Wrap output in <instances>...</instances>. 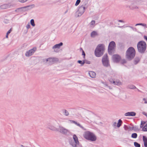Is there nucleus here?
I'll return each instance as SVG.
<instances>
[{"instance_id":"1","label":"nucleus","mask_w":147,"mask_h":147,"mask_svg":"<svg viewBox=\"0 0 147 147\" xmlns=\"http://www.w3.org/2000/svg\"><path fill=\"white\" fill-rule=\"evenodd\" d=\"M136 52L134 48L132 47H129L126 53V57L128 60H131L134 57Z\"/></svg>"},{"instance_id":"2","label":"nucleus","mask_w":147,"mask_h":147,"mask_svg":"<svg viewBox=\"0 0 147 147\" xmlns=\"http://www.w3.org/2000/svg\"><path fill=\"white\" fill-rule=\"evenodd\" d=\"M137 47L139 52L141 53H144L146 49V43L144 41H140L138 43Z\"/></svg>"},{"instance_id":"3","label":"nucleus","mask_w":147,"mask_h":147,"mask_svg":"<svg viewBox=\"0 0 147 147\" xmlns=\"http://www.w3.org/2000/svg\"><path fill=\"white\" fill-rule=\"evenodd\" d=\"M104 50V47L102 45H98L94 51L95 55L98 57H101L103 54Z\"/></svg>"},{"instance_id":"4","label":"nucleus","mask_w":147,"mask_h":147,"mask_svg":"<svg viewBox=\"0 0 147 147\" xmlns=\"http://www.w3.org/2000/svg\"><path fill=\"white\" fill-rule=\"evenodd\" d=\"M83 136L86 139L92 141H95L97 139L96 136L93 133L89 131L85 132Z\"/></svg>"},{"instance_id":"5","label":"nucleus","mask_w":147,"mask_h":147,"mask_svg":"<svg viewBox=\"0 0 147 147\" xmlns=\"http://www.w3.org/2000/svg\"><path fill=\"white\" fill-rule=\"evenodd\" d=\"M69 143L73 147H79L80 146L78 138L75 134H74L73 138L69 140Z\"/></svg>"},{"instance_id":"6","label":"nucleus","mask_w":147,"mask_h":147,"mask_svg":"<svg viewBox=\"0 0 147 147\" xmlns=\"http://www.w3.org/2000/svg\"><path fill=\"white\" fill-rule=\"evenodd\" d=\"M57 131H58L61 133L65 135H68L70 133L69 130L61 126H59V128Z\"/></svg>"},{"instance_id":"7","label":"nucleus","mask_w":147,"mask_h":147,"mask_svg":"<svg viewBox=\"0 0 147 147\" xmlns=\"http://www.w3.org/2000/svg\"><path fill=\"white\" fill-rule=\"evenodd\" d=\"M102 61L104 66L107 67L110 66L107 54H105L104 55L102 58Z\"/></svg>"},{"instance_id":"8","label":"nucleus","mask_w":147,"mask_h":147,"mask_svg":"<svg viewBox=\"0 0 147 147\" xmlns=\"http://www.w3.org/2000/svg\"><path fill=\"white\" fill-rule=\"evenodd\" d=\"M115 46V44L114 41H111L109 43L108 48V51L109 54H111L113 51Z\"/></svg>"},{"instance_id":"9","label":"nucleus","mask_w":147,"mask_h":147,"mask_svg":"<svg viewBox=\"0 0 147 147\" xmlns=\"http://www.w3.org/2000/svg\"><path fill=\"white\" fill-rule=\"evenodd\" d=\"M46 62H49L50 64H52L59 61V59L56 57H50L46 59Z\"/></svg>"},{"instance_id":"10","label":"nucleus","mask_w":147,"mask_h":147,"mask_svg":"<svg viewBox=\"0 0 147 147\" xmlns=\"http://www.w3.org/2000/svg\"><path fill=\"white\" fill-rule=\"evenodd\" d=\"M85 7H83L81 6L79 8L78 11V16H81L84 12Z\"/></svg>"},{"instance_id":"11","label":"nucleus","mask_w":147,"mask_h":147,"mask_svg":"<svg viewBox=\"0 0 147 147\" xmlns=\"http://www.w3.org/2000/svg\"><path fill=\"white\" fill-rule=\"evenodd\" d=\"M47 127L50 130L53 131H57L58 130V129L54 125V123L53 122L48 124L47 125Z\"/></svg>"},{"instance_id":"12","label":"nucleus","mask_w":147,"mask_h":147,"mask_svg":"<svg viewBox=\"0 0 147 147\" xmlns=\"http://www.w3.org/2000/svg\"><path fill=\"white\" fill-rule=\"evenodd\" d=\"M112 59L113 61L115 62H119L120 60V57L117 55H113L112 56Z\"/></svg>"},{"instance_id":"13","label":"nucleus","mask_w":147,"mask_h":147,"mask_svg":"<svg viewBox=\"0 0 147 147\" xmlns=\"http://www.w3.org/2000/svg\"><path fill=\"white\" fill-rule=\"evenodd\" d=\"M63 45L62 42H61L58 44H57L54 45L52 49L54 50V51L55 52L56 51L55 50L56 49H59L60 47L62 46Z\"/></svg>"},{"instance_id":"14","label":"nucleus","mask_w":147,"mask_h":147,"mask_svg":"<svg viewBox=\"0 0 147 147\" xmlns=\"http://www.w3.org/2000/svg\"><path fill=\"white\" fill-rule=\"evenodd\" d=\"M136 115V113L134 112H128L125 113V115L126 116H133Z\"/></svg>"},{"instance_id":"15","label":"nucleus","mask_w":147,"mask_h":147,"mask_svg":"<svg viewBox=\"0 0 147 147\" xmlns=\"http://www.w3.org/2000/svg\"><path fill=\"white\" fill-rule=\"evenodd\" d=\"M36 50V48H34L33 49L29 50L28 51V56L32 55Z\"/></svg>"},{"instance_id":"16","label":"nucleus","mask_w":147,"mask_h":147,"mask_svg":"<svg viewBox=\"0 0 147 147\" xmlns=\"http://www.w3.org/2000/svg\"><path fill=\"white\" fill-rule=\"evenodd\" d=\"M143 140L144 142L145 147H147V137L145 136H143Z\"/></svg>"},{"instance_id":"17","label":"nucleus","mask_w":147,"mask_h":147,"mask_svg":"<svg viewBox=\"0 0 147 147\" xmlns=\"http://www.w3.org/2000/svg\"><path fill=\"white\" fill-rule=\"evenodd\" d=\"M89 74L90 76L92 78H94L96 76V74L94 71H90L89 72Z\"/></svg>"},{"instance_id":"18","label":"nucleus","mask_w":147,"mask_h":147,"mask_svg":"<svg viewBox=\"0 0 147 147\" xmlns=\"http://www.w3.org/2000/svg\"><path fill=\"white\" fill-rule=\"evenodd\" d=\"M81 3L82 4L81 6L83 7H85V6L88 4V2L86 0H84L82 1Z\"/></svg>"},{"instance_id":"19","label":"nucleus","mask_w":147,"mask_h":147,"mask_svg":"<svg viewBox=\"0 0 147 147\" xmlns=\"http://www.w3.org/2000/svg\"><path fill=\"white\" fill-rule=\"evenodd\" d=\"M9 5L7 4H5L0 6V8L1 9H5L9 7Z\"/></svg>"},{"instance_id":"20","label":"nucleus","mask_w":147,"mask_h":147,"mask_svg":"<svg viewBox=\"0 0 147 147\" xmlns=\"http://www.w3.org/2000/svg\"><path fill=\"white\" fill-rule=\"evenodd\" d=\"M127 88L131 89H134L136 88V87L133 85H129L127 86Z\"/></svg>"},{"instance_id":"21","label":"nucleus","mask_w":147,"mask_h":147,"mask_svg":"<svg viewBox=\"0 0 147 147\" xmlns=\"http://www.w3.org/2000/svg\"><path fill=\"white\" fill-rule=\"evenodd\" d=\"M113 83L117 85H120L122 84L121 82L119 80H116V81H114L113 82Z\"/></svg>"},{"instance_id":"22","label":"nucleus","mask_w":147,"mask_h":147,"mask_svg":"<svg viewBox=\"0 0 147 147\" xmlns=\"http://www.w3.org/2000/svg\"><path fill=\"white\" fill-rule=\"evenodd\" d=\"M97 35V32L95 31L92 32L91 34V36L92 37H94L95 36Z\"/></svg>"},{"instance_id":"23","label":"nucleus","mask_w":147,"mask_h":147,"mask_svg":"<svg viewBox=\"0 0 147 147\" xmlns=\"http://www.w3.org/2000/svg\"><path fill=\"white\" fill-rule=\"evenodd\" d=\"M27 7H28V6H26V7L18 8L16 10V11H22L24 10V9L26 8Z\"/></svg>"},{"instance_id":"24","label":"nucleus","mask_w":147,"mask_h":147,"mask_svg":"<svg viewBox=\"0 0 147 147\" xmlns=\"http://www.w3.org/2000/svg\"><path fill=\"white\" fill-rule=\"evenodd\" d=\"M122 123V121L120 119H119L118 120V123L117 124V127H119L121 125V124Z\"/></svg>"},{"instance_id":"25","label":"nucleus","mask_w":147,"mask_h":147,"mask_svg":"<svg viewBox=\"0 0 147 147\" xmlns=\"http://www.w3.org/2000/svg\"><path fill=\"white\" fill-rule=\"evenodd\" d=\"M63 112L65 116H67L69 115L68 112L66 110L64 109L63 110Z\"/></svg>"},{"instance_id":"26","label":"nucleus","mask_w":147,"mask_h":147,"mask_svg":"<svg viewBox=\"0 0 147 147\" xmlns=\"http://www.w3.org/2000/svg\"><path fill=\"white\" fill-rule=\"evenodd\" d=\"M35 7V5L34 4H31L30 5H28V10L32 8H34Z\"/></svg>"},{"instance_id":"27","label":"nucleus","mask_w":147,"mask_h":147,"mask_svg":"<svg viewBox=\"0 0 147 147\" xmlns=\"http://www.w3.org/2000/svg\"><path fill=\"white\" fill-rule=\"evenodd\" d=\"M30 24L33 27L35 26V24L34 22V20L33 19H32L30 21Z\"/></svg>"},{"instance_id":"28","label":"nucleus","mask_w":147,"mask_h":147,"mask_svg":"<svg viewBox=\"0 0 147 147\" xmlns=\"http://www.w3.org/2000/svg\"><path fill=\"white\" fill-rule=\"evenodd\" d=\"M131 137L133 138H136L137 137V134L136 133L132 134L131 135Z\"/></svg>"},{"instance_id":"29","label":"nucleus","mask_w":147,"mask_h":147,"mask_svg":"<svg viewBox=\"0 0 147 147\" xmlns=\"http://www.w3.org/2000/svg\"><path fill=\"white\" fill-rule=\"evenodd\" d=\"M142 130L143 131H147V123L142 128Z\"/></svg>"},{"instance_id":"30","label":"nucleus","mask_w":147,"mask_h":147,"mask_svg":"<svg viewBox=\"0 0 147 147\" xmlns=\"http://www.w3.org/2000/svg\"><path fill=\"white\" fill-rule=\"evenodd\" d=\"M95 21L94 20H92L90 23V26L91 27L94 26L95 24Z\"/></svg>"},{"instance_id":"31","label":"nucleus","mask_w":147,"mask_h":147,"mask_svg":"<svg viewBox=\"0 0 147 147\" xmlns=\"http://www.w3.org/2000/svg\"><path fill=\"white\" fill-rule=\"evenodd\" d=\"M27 44L26 43H25L24 44L22 47V49H27Z\"/></svg>"},{"instance_id":"32","label":"nucleus","mask_w":147,"mask_h":147,"mask_svg":"<svg viewBox=\"0 0 147 147\" xmlns=\"http://www.w3.org/2000/svg\"><path fill=\"white\" fill-rule=\"evenodd\" d=\"M134 145L136 147H140V144L136 142H135L134 143Z\"/></svg>"},{"instance_id":"33","label":"nucleus","mask_w":147,"mask_h":147,"mask_svg":"<svg viewBox=\"0 0 147 147\" xmlns=\"http://www.w3.org/2000/svg\"><path fill=\"white\" fill-rule=\"evenodd\" d=\"M78 63L81 64L82 65H83L85 63L84 61H82L81 60H78Z\"/></svg>"},{"instance_id":"34","label":"nucleus","mask_w":147,"mask_h":147,"mask_svg":"<svg viewBox=\"0 0 147 147\" xmlns=\"http://www.w3.org/2000/svg\"><path fill=\"white\" fill-rule=\"evenodd\" d=\"M74 124H76V125H78V126H79L80 128H81L82 129H83L84 127L82 126L81 125L80 123H77V122L76 121V123H75Z\"/></svg>"},{"instance_id":"35","label":"nucleus","mask_w":147,"mask_h":147,"mask_svg":"<svg viewBox=\"0 0 147 147\" xmlns=\"http://www.w3.org/2000/svg\"><path fill=\"white\" fill-rule=\"evenodd\" d=\"M138 25H142L146 27V24H143V23H139V24H136L135 25L136 26H137Z\"/></svg>"},{"instance_id":"36","label":"nucleus","mask_w":147,"mask_h":147,"mask_svg":"<svg viewBox=\"0 0 147 147\" xmlns=\"http://www.w3.org/2000/svg\"><path fill=\"white\" fill-rule=\"evenodd\" d=\"M80 0H77L75 3V5L76 6L78 5L80 2Z\"/></svg>"},{"instance_id":"37","label":"nucleus","mask_w":147,"mask_h":147,"mask_svg":"<svg viewBox=\"0 0 147 147\" xmlns=\"http://www.w3.org/2000/svg\"><path fill=\"white\" fill-rule=\"evenodd\" d=\"M143 100L144 101L145 104H147V98H144L143 99Z\"/></svg>"},{"instance_id":"38","label":"nucleus","mask_w":147,"mask_h":147,"mask_svg":"<svg viewBox=\"0 0 147 147\" xmlns=\"http://www.w3.org/2000/svg\"><path fill=\"white\" fill-rule=\"evenodd\" d=\"M21 3H24L26 2L27 0H18Z\"/></svg>"},{"instance_id":"39","label":"nucleus","mask_w":147,"mask_h":147,"mask_svg":"<svg viewBox=\"0 0 147 147\" xmlns=\"http://www.w3.org/2000/svg\"><path fill=\"white\" fill-rule=\"evenodd\" d=\"M84 61L85 63H86L87 64H90V61L88 60H85Z\"/></svg>"},{"instance_id":"40","label":"nucleus","mask_w":147,"mask_h":147,"mask_svg":"<svg viewBox=\"0 0 147 147\" xmlns=\"http://www.w3.org/2000/svg\"><path fill=\"white\" fill-rule=\"evenodd\" d=\"M140 59L139 58H137V59L135 60V64H137L139 61Z\"/></svg>"},{"instance_id":"41","label":"nucleus","mask_w":147,"mask_h":147,"mask_svg":"<svg viewBox=\"0 0 147 147\" xmlns=\"http://www.w3.org/2000/svg\"><path fill=\"white\" fill-rule=\"evenodd\" d=\"M11 31H12L11 28L9 30H8L7 31V34H9L11 33Z\"/></svg>"},{"instance_id":"42","label":"nucleus","mask_w":147,"mask_h":147,"mask_svg":"<svg viewBox=\"0 0 147 147\" xmlns=\"http://www.w3.org/2000/svg\"><path fill=\"white\" fill-rule=\"evenodd\" d=\"M116 124H117L116 122H113V125L114 127H115L116 126Z\"/></svg>"},{"instance_id":"43","label":"nucleus","mask_w":147,"mask_h":147,"mask_svg":"<svg viewBox=\"0 0 147 147\" xmlns=\"http://www.w3.org/2000/svg\"><path fill=\"white\" fill-rule=\"evenodd\" d=\"M145 122L144 121H141V125H143L145 124Z\"/></svg>"},{"instance_id":"44","label":"nucleus","mask_w":147,"mask_h":147,"mask_svg":"<svg viewBox=\"0 0 147 147\" xmlns=\"http://www.w3.org/2000/svg\"><path fill=\"white\" fill-rule=\"evenodd\" d=\"M69 121L72 123H76V121H74L71 120H70Z\"/></svg>"},{"instance_id":"45","label":"nucleus","mask_w":147,"mask_h":147,"mask_svg":"<svg viewBox=\"0 0 147 147\" xmlns=\"http://www.w3.org/2000/svg\"><path fill=\"white\" fill-rule=\"evenodd\" d=\"M144 39L145 40H146L147 41V36H144Z\"/></svg>"},{"instance_id":"46","label":"nucleus","mask_w":147,"mask_h":147,"mask_svg":"<svg viewBox=\"0 0 147 147\" xmlns=\"http://www.w3.org/2000/svg\"><path fill=\"white\" fill-rule=\"evenodd\" d=\"M118 21L121 22H124L122 20H119Z\"/></svg>"},{"instance_id":"47","label":"nucleus","mask_w":147,"mask_h":147,"mask_svg":"<svg viewBox=\"0 0 147 147\" xmlns=\"http://www.w3.org/2000/svg\"><path fill=\"white\" fill-rule=\"evenodd\" d=\"M82 55H84V56H85V53H84V51L83 50L82 51Z\"/></svg>"},{"instance_id":"48","label":"nucleus","mask_w":147,"mask_h":147,"mask_svg":"<svg viewBox=\"0 0 147 147\" xmlns=\"http://www.w3.org/2000/svg\"><path fill=\"white\" fill-rule=\"evenodd\" d=\"M143 125H141V123L140 125V127L141 128H142L143 127Z\"/></svg>"},{"instance_id":"49","label":"nucleus","mask_w":147,"mask_h":147,"mask_svg":"<svg viewBox=\"0 0 147 147\" xmlns=\"http://www.w3.org/2000/svg\"><path fill=\"white\" fill-rule=\"evenodd\" d=\"M25 55L26 56H28V51H27L25 53Z\"/></svg>"},{"instance_id":"50","label":"nucleus","mask_w":147,"mask_h":147,"mask_svg":"<svg viewBox=\"0 0 147 147\" xmlns=\"http://www.w3.org/2000/svg\"><path fill=\"white\" fill-rule=\"evenodd\" d=\"M8 35H9V34H7V33L6 34V38H8Z\"/></svg>"},{"instance_id":"51","label":"nucleus","mask_w":147,"mask_h":147,"mask_svg":"<svg viewBox=\"0 0 147 147\" xmlns=\"http://www.w3.org/2000/svg\"><path fill=\"white\" fill-rule=\"evenodd\" d=\"M67 11H68V10H66L65 11V12H64V14H65L67 12Z\"/></svg>"},{"instance_id":"52","label":"nucleus","mask_w":147,"mask_h":147,"mask_svg":"<svg viewBox=\"0 0 147 147\" xmlns=\"http://www.w3.org/2000/svg\"><path fill=\"white\" fill-rule=\"evenodd\" d=\"M123 62L124 63H126V61H125V60H123Z\"/></svg>"},{"instance_id":"53","label":"nucleus","mask_w":147,"mask_h":147,"mask_svg":"<svg viewBox=\"0 0 147 147\" xmlns=\"http://www.w3.org/2000/svg\"><path fill=\"white\" fill-rule=\"evenodd\" d=\"M20 147H25L23 145H21L20 146Z\"/></svg>"},{"instance_id":"54","label":"nucleus","mask_w":147,"mask_h":147,"mask_svg":"<svg viewBox=\"0 0 147 147\" xmlns=\"http://www.w3.org/2000/svg\"><path fill=\"white\" fill-rule=\"evenodd\" d=\"M28 28H30V26L29 25H28Z\"/></svg>"},{"instance_id":"55","label":"nucleus","mask_w":147,"mask_h":147,"mask_svg":"<svg viewBox=\"0 0 147 147\" xmlns=\"http://www.w3.org/2000/svg\"><path fill=\"white\" fill-rule=\"evenodd\" d=\"M27 30L26 31L24 32V34H26L27 33Z\"/></svg>"},{"instance_id":"56","label":"nucleus","mask_w":147,"mask_h":147,"mask_svg":"<svg viewBox=\"0 0 147 147\" xmlns=\"http://www.w3.org/2000/svg\"><path fill=\"white\" fill-rule=\"evenodd\" d=\"M26 27L27 29H28V24L26 25Z\"/></svg>"},{"instance_id":"57","label":"nucleus","mask_w":147,"mask_h":147,"mask_svg":"<svg viewBox=\"0 0 147 147\" xmlns=\"http://www.w3.org/2000/svg\"><path fill=\"white\" fill-rule=\"evenodd\" d=\"M129 27H130V28H132V29H133V27H131V26H129Z\"/></svg>"},{"instance_id":"58","label":"nucleus","mask_w":147,"mask_h":147,"mask_svg":"<svg viewBox=\"0 0 147 147\" xmlns=\"http://www.w3.org/2000/svg\"><path fill=\"white\" fill-rule=\"evenodd\" d=\"M125 129L126 130H127V129H126V127H125Z\"/></svg>"},{"instance_id":"59","label":"nucleus","mask_w":147,"mask_h":147,"mask_svg":"<svg viewBox=\"0 0 147 147\" xmlns=\"http://www.w3.org/2000/svg\"><path fill=\"white\" fill-rule=\"evenodd\" d=\"M120 27V28H122V27H123V26H120V27Z\"/></svg>"},{"instance_id":"60","label":"nucleus","mask_w":147,"mask_h":147,"mask_svg":"<svg viewBox=\"0 0 147 147\" xmlns=\"http://www.w3.org/2000/svg\"><path fill=\"white\" fill-rule=\"evenodd\" d=\"M79 147H82V146H80Z\"/></svg>"},{"instance_id":"61","label":"nucleus","mask_w":147,"mask_h":147,"mask_svg":"<svg viewBox=\"0 0 147 147\" xmlns=\"http://www.w3.org/2000/svg\"><path fill=\"white\" fill-rule=\"evenodd\" d=\"M137 90H138V91H140L139 90H138V89H137Z\"/></svg>"},{"instance_id":"62","label":"nucleus","mask_w":147,"mask_h":147,"mask_svg":"<svg viewBox=\"0 0 147 147\" xmlns=\"http://www.w3.org/2000/svg\"><path fill=\"white\" fill-rule=\"evenodd\" d=\"M80 49H81L82 50V48H81Z\"/></svg>"}]
</instances>
